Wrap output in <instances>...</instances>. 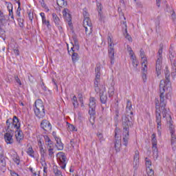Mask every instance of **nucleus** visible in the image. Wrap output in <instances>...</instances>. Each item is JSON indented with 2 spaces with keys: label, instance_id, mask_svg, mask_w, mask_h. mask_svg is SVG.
<instances>
[{
  "label": "nucleus",
  "instance_id": "nucleus-1",
  "mask_svg": "<svg viewBox=\"0 0 176 176\" xmlns=\"http://www.w3.org/2000/svg\"><path fill=\"white\" fill-rule=\"evenodd\" d=\"M166 90H171V82L170 81V74H165V80H162L160 83V109L162 113L163 118H166L168 115V109H166V104L167 102L164 98V93Z\"/></svg>",
  "mask_w": 176,
  "mask_h": 176
},
{
  "label": "nucleus",
  "instance_id": "nucleus-2",
  "mask_svg": "<svg viewBox=\"0 0 176 176\" xmlns=\"http://www.w3.org/2000/svg\"><path fill=\"white\" fill-rule=\"evenodd\" d=\"M126 114L122 117V127H123V145L124 146H127L129 144V138H130V127L133 126V118H134V113L133 112V109L128 110L126 109Z\"/></svg>",
  "mask_w": 176,
  "mask_h": 176
},
{
  "label": "nucleus",
  "instance_id": "nucleus-3",
  "mask_svg": "<svg viewBox=\"0 0 176 176\" xmlns=\"http://www.w3.org/2000/svg\"><path fill=\"white\" fill-rule=\"evenodd\" d=\"M33 109L34 115L38 119H43L45 118L46 111H45V105L42 100L38 99L35 101L33 105Z\"/></svg>",
  "mask_w": 176,
  "mask_h": 176
},
{
  "label": "nucleus",
  "instance_id": "nucleus-4",
  "mask_svg": "<svg viewBox=\"0 0 176 176\" xmlns=\"http://www.w3.org/2000/svg\"><path fill=\"white\" fill-rule=\"evenodd\" d=\"M6 129L10 130V131H14L15 130L20 129L21 124H20V120L17 116H14L13 118H9L6 120Z\"/></svg>",
  "mask_w": 176,
  "mask_h": 176
},
{
  "label": "nucleus",
  "instance_id": "nucleus-5",
  "mask_svg": "<svg viewBox=\"0 0 176 176\" xmlns=\"http://www.w3.org/2000/svg\"><path fill=\"white\" fill-rule=\"evenodd\" d=\"M163 47H160L158 50L157 60L155 63V71L157 74V76H160V74H162V65L163 64Z\"/></svg>",
  "mask_w": 176,
  "mask_h": 176
},
{
  "label": "nucleus",
  "instance_id": "nucleus-6",
  "mask_svg": "<svg viewBox=\"0 0 176 176\" xmlns=\"http://www.w3.org/2000/svg\"><path fill=\"white\" fill-rule=\"evenodd\" d=\"M169 58L172 65L171 76L175 78L176 76V54L175 52L173 51V48L169 49Z\"/></svg>",
  "mask_w": 176,
  "mask_h": 176
},
{
  "label": "nucleus",
  "instance_id": "nucleus-7",
  "mask_svg": "<svg viewBox=\"0 0 176 176\" xmlns=\"http://www.w3.org/2000/svg\"><path fill=\"white\" fill-rule=\"evenodd\" d=\"M96 78L94 80V87L96 93L100 91V88L98 87V83H100V79H101V65L100 64L96 65L95 68Z\"/></svg>",
  "mask_w": 176,
  "mask_h": 176
},
{
  "label": "nucleus",
  "instance_id": "nucleus-8",
  "mask_svg": "<svg viewBox=\"0 0 176 176\" xmlns=\"http://www.w3.org/2000/svg\"><path fill=\"white\" fill-rule=\"evenodd\" d=\"M6 133L4 134V140L7 145H12L14 142L13 135H14V131H10L8 128H6Z\"/></svg>",
  "mask_w": 176,
  "mask_h": 176
},
{
  "label": "nucleus",
  "instance_id": "nucleus-9",
  "mask_svg": "<svg viewBox=\"0 0 176 176\" xmlns=\"http://www.w3.org/2000/svg\"><path fill=\"white\" fill-rule=\"evenodd\" d=\"M56 157L60 168L65 170L67 166V156H65V153L59 152L57 153Z\"/></svg>",
  "mask_w": 176,
  "mask_h": 176
},
{
  "label": "nucleus",
  "instance_id": "nucleus-10",
  "mask_svg": "<svg viewBox=\"0 0 176 176\" xmlns=\"http://www.w3.org/2000/svg\"><path fill=\"white\" fill-rule=\"evenodd\" d=\"M155 122L156 123H162V110L159 104V99H155Z\"/></svg>",
  "mask_w": 176,
  "mask_h": 176
},
{
  "label": "nucleus",
  "instance_id": "nucleus-11",
  "mask_svg": "<svg viewBox=\"0 0 176 176\" xmlns=\"http://www.w3.org/2000/svg\"><path fill=\"white\" fill-rule=\"evenodd\" d=\"M63 19L65 21H67L69 27H72V15L71 11L68 8H65L63 10Z\"/></svg>",
  "mask_w": 176,
  "mask_h": 176
},
{
  "label": "nucleus",
  "instance_id": "nucleus-12",
  "mask_svg": "<svg viewBox=\"0 0 176 176\" xmlns=\"http://www.w3.org/2000/svg\"><path fill=\"white\" fill-rule=\"evenodd\" d=\"M15 133V138L16 140V142L18 144H21L23 142V140H24V133H23V131L21 129H16L14 131Z\"/></svg>",
  "mask_w": 176,
  "mask_h": 176
},
{
  "label": "nucleus",
  "instance_id": "nucleus-13",
  "mask_svg": "<svg viewBox=\"0 0 176 176\" xmlns=\"http://www.w3.org/2000/svg\"><path fill=\"white\" fill-rule=\"evenodd\" d=\"M41 127L45 131H47V133L52 131V124L47 120H43L41 123Z\"/></svg>",
  "mask_w": 176,
  "mask_h": 176
},
{
  "label": "nucleus",
  "instance_id": "nucleus-14",
  "mask_svg": "<svg viewBox=\"0 0 176 176\" xmlns=\"http://www.w3.org/2000/svg\"><path fill=\"white\" fill-rule=\"evenodd\" d=\"M114 46H109L108 54L110 58L111 65L115 64V48Z\"/></svg>",
  "mask_w": 176,
  "mask_h": 176
},
{
  "label": "nucleus",
  "instance_id": "nucleus-15",
  "mask_svg": "<svg viewBox=\"0 0 176 176\" xmlns=\"http://www.w3.org/2000/svg\"><path fill=\"white\" fill-rule=\"evenodd\" d=\"M169 130L171 134V145H173L176 142V135L175 131H174V125H173L171 121L169 122Z\"/></svg>",
  "mask_w": 176,
  "mask_h": 176
},
{
  "label": "nucleus",
  "instance_id": "nucleus-16",
  "mask_svg": "<svg viewBox=\"0 0 176 176\" xmlns=\"http://www.w3.org/2000/svg\"><path fill=\"white\" fill-rule=\"evenodd\" d=\"M82 14L84 16L83 24L84 25H91V20H90L89 12L86 10H83Z\"/></svg>",
  "mask_w": 176,
  "mask_h": 176
},
{
  "label": "nucleus",
  "instance_id": "nucleus-17",
  "mask_svg": "<svg viewBox=\"0 0 176 176\" xmlns=\"http://www.w3.org/2000/svg\"><path fill=\"white\" fill-rule=\"evenodd\" d=\"M116 140L114 142V148L116 151L118 153L120 151V148H122V140L119 138L116 139V133L115 135Z\"/></svg>",
  "mask_w": 176,
  "mask_h": 176
},
{
  "label": "nucleus",
  "instance_id": "nucleus-18",
  "mask_svg": "<svg viewBox=\"0 0 176 176\" xmlns=\"http://www.w3.org/2000/svg\"><path fill=\"white\" fill-rule=\"evenodd\" d=\"M84 28H85V34L86 35H91V32H93V23L91 22L90 25H84Z\"/></svg>",
  "mask_w": 176,
  "mask_h": 176
},
{
  "label": "nucleus",
  "instance_id": "nucleus-19",
  "mask_svg": "<svg viewBox=\"0 0 176 176\" xmlns=\"http://www.w3.org/2000/svg\"><path fill=\"white\" fill-rule=\"evenodd\" d=\"M140 162V151H135V155L133 157V164L134 166H138V163Z\"/></svg>",
  "mask_w": 176,
  "mask_h": 176
},
{
  "label": "nucleus",
  "instance_id": "nucleus-20",
  "mask_svg": "<svg viewBox=\"0 0 176 176\" xmlns=\"http://www.w3.org/2000/svg\"><path fill=\"white\" fill-rule=\"evenodd\" d=\"M56 147L57 148L58 151H63V149H64V144H63V142H61V139H57L56 140Z\"/></svg>",
  "mask_w": 176,
  "mask_h": 176
},
{
  "label": "nucleus",
  "instance_id": "nucleus-21",
  "mask_svg": "<svg viewBox=\"0 0 176 176\" xmlns=\"http://www.w3.org/2000/svg\"><path fill=\"white\" fill-rule=\"evenodd\" d=\"M74 44H72V47H71L72 52H76V50H79V43L76 38H74Z\"/></svg>",
  "mask_w": 176,
  "mask_h": 176
},
{
  "label": "nucleus",
  "instance_id": "nucleus-22",
  "mask_svg": "<svg viewBox=\"0 0 176 176\" xmlns=\"http://www.w3.org/2000/svg\"><path fill=\"white\" fill-rule=\"evenodd\" d=\"M100 102L102 104H107V100H108V96H107V95L104 94V91L100 92Z\"/></svg>",
  "mask_w": 176,
  "mask_h": 176
},
{
  "label": "nucleus",
  "instance_id": "nucleus-23",
  "mask_svg": "<svg viewBox=\"0 0 176 176\" xmlns=\"http://www.w3.org/2000/svg\"><path fill=\"white\" fill-rule=\"evenodd\" d=\"M96 6L98 11V15L100 16L99 20H102V14L101 13V11L102 10V5L101 4V3L97 2Z\"/></svg>",
  "mask_w": 176,
  "mask_h": 176
},
{
  "label": "nucleus",
  "instance_id": "nucleus-24",
  "mask_svg": "<svg viewBox=\"0 0 176 176\" xmlns=\"http://www.w3.org/2000/svg\"><path fill=\"white\" fill-rule=\"evenodd\" d=\"M140 57L142 60V65L144 66V64L148 63V60H146V57H145V52L142 49L140 50Z\"/></svg>",
  "mask_w": 176,
  "mask_h": 176
},
{
  "label": "nucleus",
  "instance_id": "nucleus-25",
  "mask_svg": "<svg viewBox=\"0 0 176 176\" xmlns=\"http://www.w3.org/2000/svg\"><path fill=\"white\" fill-rule=\"evenodd\" d=\"M52 19L56 25H60V23H61V21L60 20V18L58 17V16H57L56 13L52 14Z\"/></svg>",
  "mask_w": 176,
  "mask_h": 176
},
{
  "label": "nucleus",
  "instance_id": "nucleus-26",
  "mask_svg": "<svg viewBox=\"0 0 176 176\" xmlns=\"http://www.w3.org/2000/svg\"><path fill=\"white\" fill-rule=\"evenodd\" d=\"M72 60L73 63H76L79 60V54L75 52H72Z\"/></svg>",
  "mask_w": 176,
  "mask_h": 176
},
{
  "label": "nucleus",
  "instance_id": "nucleus-27",
  "mask_svg": "<svg viewBox=\"0 0 176 176\" xmlns=\"http://www.w3.org/2000/svg\"><path fill=\"white\" fill-rule=\"evenodd\" d=\"M12 159L13 162H14V163L17 164V166L20 164V157L19 156L16 152H14Z\"/></svg>",
  "mask_w": 176,
  "mask_h": 176
},
{
  "label": "nucleus",
  "instance_id": "nucleus-28",
  "mask_svg": "<svg viewBox=\"0 0 176 176\" xmlns=\"http://www.w3.org/2000/svg\"><path fill=\"white\" fill-rule=\"evenodd\" d=\"M27 153L30 157H35V151H34V149L32 148V146H30L27 150Z\"/></svg>",
  "mask_w": 176,
  "mask_h": 176
},
{
  "label": "nucleus",
  "instance_id": "nucleus-29",
  "mask_svg": "<svg viewBox=\"0 0 176 176\" xmlns=\"http://www.w3.org/2000/svg\"><path fill=\"white\" fill-rule=\"evenodd\" d=\"M89 108H96V98L94 97H91L89 98Z\"/></svg>",
  "mask_w": 176,
  "mask_h": 176
},
{
  "label": "nucleus",
  "instance_id": "nucleus-30",
  "mask_svg": "<svg viewBox=\"0 0 176 176\" xmlns=\"http://www.w3.org/2000/svg\"><path fill=\"white\" fill-rule=\"evenodd\" d=\"M120 109L119 108V106H117L115 110V117L114 119L115 120H119V116L120 115Z\"/></svg>",
  "mask_w": 176,
  "mask_h": 176
},
{
  "label": "nucleus",
  "instance_id": "nucleus-31",
  "mask_svg": "<svg viewBox=\"0 0 176 176\" xmlns=\"http://www.w3.org/2000/svg\"><path fill=\"white\" fill-rule=\"evenodd\" d=\"M151 144L153 146H157V140L156 139V133L152 134Z\"/></svg>",
  "mask_w": 176,
  "mask_h": 176
},
{
  "label": "nucleus",
  "instance_id": "nucleus-32",
  "mask_svg": "<svg viewBox=\"0 0 176 176\" xmlns=\"http://www.w3.org/2000/svg\"><path fill=\"white\" fill-rule=\"evenodd\" d=\"M124 35L125 36V38L129 41V42H131L133 41V38L130 35H129V33H127V25L125 24V32H124Z\"/></svg>",
  "mask_w": 176,
  "mask_h": 176
},
{
  "label": "nucleus",
  "instance_id": "nucleus-33",
  "mask_svg": "<svg viewBox=\"0 0 176 176\" xmlns=\"http://www.w3.org/2000/svg\"><path fill=\"white\" fill-rule=\"evenodd\" d=\"M72 101L73 102V105L74 108H78V106L79 105V104L78 103V98H76V96H73Z\"/></svg>",
  "mask_w": 176,
  "mask_h": 176
},
{
  "label": "nucleus",
  "instance_id": "nucleus-34",
  "mask_svg": "<svg viewBox=\"0 0 176 176\" xmlns=\"http://www.w3.org/2000/svg\"><path fill=\"white\" fill-rule=\"evenodd\" d=\"M145 162L146 168H151V166H152V161L149 158L146 157Z\"/></svg>",
  "mask_w": 176,
  "mask_h": 176
},
{
  "label": "nucleus",
  "instance_id": "nucleus-35",
  "mask_svg": "<svg viewBox=\"0 0 176 176\" xmlns=\"http://www.w3.org/2000/svg\"><path fill=\"white\" fill-rule=\"evenodd\" d=\"M0 164L3 167H6V160H5V156L3 155L0 157Z\"/></svg>",
  "mask_w": 176,
  "mask_h": 176
},
{
  "label": "nucleus",
  "instance_id": "nucleus-36",
  "mask_svg": "<svg viewBox=\"0 0 176 176\" xmlns=\"http://www.w3.org/2000/svg\"><path fill=\"white\" fill-rule=\"evenodd\" d=\"M57 5L58 6H60V8H63V6L67 5V2L65 0H57Z\"/></svg>",
  "mask_w": 176,
  "mask_h": 176
},
{
  "label": "nucleus",
  "instance_id": "nucleus-37",
  "mask_svg": "<svg viewBox=\"0 0 176 176\" xmlns=\"http://www.w3.org/2000/svg\"><path fill=\"white\" fill-rule=\"evenodd\" d=\"M146 63H144L143 65H142V74H148V65H146Z\"/></svg>",
  "mask_w": 176,
  "mask_h": 176
},
{
  "label": "nucleus",
  "instance_id": "nucleus-38",
  "mask_svg": "<svg viewBox=\"0 0 176 176\" xmlns=\"http://www.w3.org/2000/svg\"><path fill=\"white\" fill-rule=\"evenodd\" d=\"M152 149H153V156H155V157H157V155L159 153L157 150V146H153Z\"/></svg>",
  "mask_w": 176,
  "mask_h": 176
},
{
  "label": "nucleus",
  "instance_id": "nucleus-39",
  "mask_svg": "<svg viewBox=\"0 0 176 176\" xmlns=\"http://www.w3.org/2000/svg\"><path fill=\"white\" fill-rule=\"evenodd\" d=\"M157 130L158 135H162V122H157Z\"/></svg>",
  "mask_w": 176,
  "mask_h": 176
},
{
  "label": "nucleus",
  "instance_id": "nucleus-40",
  "mask_svg": "<svg viewBox=\"0 0 176 176\" xmlns=\"http://www.w3.org/2000/svg\"><path fill=\"white\" fill-rule=\"evenodd\" d=\"M126 109H127L128 111L133 109V104H131V101H130V100H129V99L126 100Z\"/></svg>",
  "mask_w": 176,
  "mask_h": 176
},
{
  "label": "nucleus",
  "instance_id": "nucleus-41",
  "mask_svg": "<svg viewBox=\"0 0 176 176\" xmlns=\"http://www.w3.org/2000/svg\"><path fill=\"white\" fill-rule=\"evenodd\" d=\"M39 2L42 8H43L46 10V12H49V8L47 7V6H46V3H45V0H41Z\"/></svg>",
  "mask_w": 176,
  "mask_h": 176
},
{
  "label": "nucleus",
  "instance_id": "nucleus-42",
  "mask_svg": "<svg viewBox=\"0 0 176 176\" xmlns=\"http://www.w3.org/2000/svg\"><path fill=\"white\" fill-rule=\"evenodd\" d=\"M148 176H155V172L153 171V169L151 168H146Z\"/></svg>",
  "mask_w": 176,
  "mask_h": 176
},
{
  "label": "nucleus",
  "instance_id": "nucleus-43",
  "mask_svg": "<svg viewBox=\"0 0 176 176\" xmlns=\"http://www.w3.org/2000/svg\"><path fill=\"white\" fill-rule=\"evenodd\" d=\"M46 144L47 149H54V144H53V142H52V140L50 142H48Z\"/></svg>",
  "mask_w": 176,
  "mask_h": 176
},
{
  "label": "nucleus",
  "instance_id": "nucleus-44",
  "mask_svg": "<svg viewBox=\"0 0 176 176\" xmlns=\"http://www.w3.org/2000/svg\"><path fill=\"white\" fill-rule=\"evenodd\" d=\"M21 3L19 2V4H18V8L16 10V14L18 16V17H21Z\"/></svg>",
  "mask_w": 176,
  "mask_h": 176
},
{
  "label": "nucleus",
  "instance_id": "nucleus-45",
  "mask_svg": "<svg viewBox=\"0 0 176 176\" xmlns=\"http://www.w3.org/2000/svg\"><path fill=\"white\" fill-rule=\"evenodd\" d=\"M67 125H68V127H67L68 131H75V126H74V124L67 123Z\"/></svg>",
  "mask_w": 176,
  "mask_h": 176
},
{
  "label": "nucleus",
  "instance_id": "nucleus-46",
  "mask_svg": "<svg viewBox=\"0 0 176 176\" xmlns=\"http://www.w3.org/2000/svg\"><path fill=\"white\" fill-rule=\"evenodd\" d=\"M132 60V64H133V66L135 67V68H137V67H138V62L137 61V59H135V58H131Z\"/></svg>",
  "mask_w": 176,
  "mask_h": 176
},
{
  "label": "nucleus",
  "instance_id": "nucleus-47",
  "mask_svg": "<svg viewBox=\"0 0 176 176\" xmlns=\"http://www.w3.org/2000/svg\"><path fill=\"white\" fill-rule=\"evenodd\" d=\"M42 23L43 24H45V25H47V28L50 27V22L49 21H46V18L42 19Z\"/></svg>",
  "mask_w": 176,
  "mask_h": 176
},
{
  "label": "nucleus",
  "instance_id": "nucleus-48",
  "mask_svg": "<svg viewBox=\"0 0 176 176\" xmlns=\"http://www.w3.org/2000/svg\"><path fill=\"white\" fill-rule=\"evenodd\" d=\"M108 43L109 46H115L113 41H112V38H111V36H108Z\"/></svg>",
  "mask_w": 176,
  "mask_h": 176
},
{
  "label": "nucleus",
  "instance_id": "nucleus-49",
  "mask_svg": "<svg viewBox=\"0 0 176 176\" xmlns=\"http://www.w3.org/2000/svg\"><path fill=\"white\" fill-rule=\"evenodd\" d=\"M5 21V15L3 12L0 10V23Z\"/></svg>",
  "mask_w": 176,
  "mask_h": 176
},
{
  "label": "nucleus",
  "instance_id": "nucleus-50",
  "mask_svg": "<svg viewBox=\"0 0 176 176\" xmlns=\"http://www.w3.org/2000/svg\"><path fill=\"white\" fill-rule=\"evenodd\" d=\"M54 148H48V155L50 157H53V155H54Z\"/></svg>",
  "mask_w": 176,
  "mask_h": 176
},
{
  "label": "nucleus",
  "instance_id": "nucleus-51",
  "mask_svg": "<svg viewBox=\"0 0 176 176\" xmlns=\"http://www.w3.org/2000/svg\"><path fill=\"white\" fill-rule=\"evenodd\" d=\"M89 115H95L96 114V108L89 107Z\"/></svg>",
  "mask_w": 176,
  "mask_h": 176
},
{
  "label": "nucleus",
  "instance_id": "nucleus-52",
  "mask_svg": "<svg viewBox=\"0 0 176 176\" xmlns=\"http://www.w3.org/2000/svg\"><path fill=\"white\" fill-rule=\"evenodd\" d=\"M76 144V139H72L70 140V145L72 148H75V145Z\"/></svg>",
  "mask_w": 176,
  "mask_h": 176
},
{
  "label": "nucleus",
  "instance_id": "nucleus-53",
  "mask_svg": "<svg viewBox=\"0 0 176 176\" xmlns=\"http://www.w3.org/2000/svg\"><path fill=\"white\" fill-rule=\"evenodd\" d=\"M98 138L100 142H102L104 141V136L102 135V133H98Z\"/></svg>",
  "mask_w": 176,
  "mask_h": 176
},
{
  "label": "nucleus",
  "instance_id": "nucleus-54",
  "mask_svg": "<svg viewBox=\"0 0 176 176\" xmlns=\"http://www.w3.org/2000/svg\"><path fill=\"white\" fill-rule=\"evenodd\" d=\"M6 31L3 28H2L1 27H0V35L1 36H5V34H6Z\"/></svg>",
  "mask_w": 176,
  "mask_h": 176
},
{
  "label": "nucleus",
  "instance_id": "nucleus-55",
  "mask_svg": "<svg viewBox=\"0 0 176 176\" xmlns=\"http://www.w3.org/2000/svg\"><path fill=\"white\" fill-rule=\"evenodd\" d=\"M78 98H79V101H80L81 105H83V96H82V94H79Z\"/></svg>",
  "mask_w": 176,
  "mask_h": 176
},
{
  "label": "nucleus",
  "instance_id": "nucleus-56",
  "mask_svg": "<svg viewBox=\"0 0 176 176\" xmlns=\"http://www.w3.org/2000/svg\"><path fill=\"white\" fill-rule=\"evenodd\" d=\"M28 17H29V20H30V21H32V20H34V14L29 12Z\"/></svg>",
  "mask_w": 176,
  "mask_h": 176
},
{
  "label": "nucleus",
  "instance_id": "nucleus-57",
  "mask_svg": "<svg viewBox=\"0 0 176 176\" xmlns=\"http://www.w3.org/2000/svg\"><path fill=\"white\" fill-rule=\"evenodd\" d=\"M40 148V152L41 153V155H45V153H46V150H45V148H43V146Z\"/></svg>",
  "mask_w": 176,
  "mask_h": 176
},
{
  "label": "nucleus",
  "instance_id": "nucleus-58",
  "mask_svg": "<svg viewBox=\"0 0 176 176\" xmlns=\"http://www.w3.org/2000/svg\"><path fill=\"white\" fill-rule=\"evenodd\" d=\"M129 53L131 58H135V56H134V52L133 50L129 51Z\"/></svg>",
  "mask_w": 176,
  "mask_h": 176
},
{
  "label": "nucleus",
  "instance_id": "nucleus-59",
  "mask_svg": "<svg viewBox=\"0 0 176 176\" xmlns=\"http://www.w3.org/2000/svg\"><path fill=\"white\" fill-rule=\"evenodd\" d=\"M146 74L147 73H142V78L144 82H146Z\"/></svg>",
  "mask_w": 176,
  "mask_h": 176
},
{
  "label": "nucleus",
  "instance_id": "nucleus-60",
  "mask_svg": "<svg viewBox=\"0 0 176 176\" xmlns=\"http://www.w3.org/2000/svg\"><path fill=\"white\" fill-rule=\"evenodd\" d=\"M15 80H16V83H18V85H19V86H21V80H20V78H19V76L15 77Z\"/></svg>",
  "mask_w": 176,
  "mask_h": 176
},
{
  "label": "nucleus",
  "instance_id": "nucleus-61",
  "mask_svg": "<svg viewBox=\"0 0 176 176\" xmlns=\"http://www.w3.org/2000/svg\"><path fill=\"white\" fill-rule=\"evenodd\" d=\"M52 135H53L55 141L58 140V139H60V138L57 137V133L56 132H54V131L52 132Z\"/></svg>",
  "mask_w": 176,
  "mask_h": 176
},
{
  "label": "nucleus",
  "instance_id": "nucleus-62",
  "mask_svg": "<svg viewBox=\"0 0 176 176\" xmlns=\"http://www.w3.org/2000/svg\"><path fill=\"white\" fill-rule=\"evenodd\" d=\"M10 173L11 176H19V174H17L14 170H10Z\"/></svg>",
  "mask_w": 176,
  "mask_h": 176
},
{
  "label": "nucleus",
  "instance_id": "nucleus-63",
  "mask_svg": "<svg viewBox=\"0 0 176 176\" xmlns=\"http://www.w3.org/2000/svg\"><path fill=\"white\" fill-rule=\"evenodd\" d=\"M44 138H45V142H47H47H50V141H52L50 140V138H49V136H47V135H45Z\"/></svg>",
  "mask_w": 176,
  "mask_h": 176
},
{
  "label": "nucleus",
  "instance_id": "nucleus-64",
  "mask_svg": "<svg viewBox=\"0 0 176 176\" xmlns=\"http://www.w3.org/2000/svg\"><path fill=\"white\" fill-rule=\"evenodd\" d=\"M9 14L10 16H11V19H14V17L13 16V10L9 8Z\"/></svg>",
  "mask_w": 176,
  "mask_h": 176
}]
</instances>
